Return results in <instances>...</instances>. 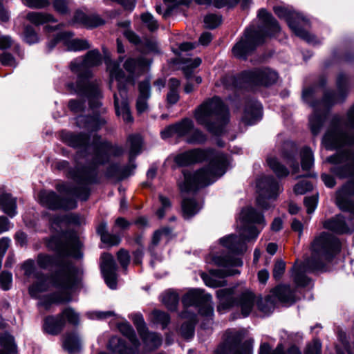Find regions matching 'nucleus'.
I'll return each mask as SVG.
<instances>
[{"label": "nucleus", "instance_id": "obj_1", "mask_svg": "<svg viewBox=\"0 0 354 354\" xmlns=\"http://www.w3.org/2000/svg\"><path fill=\"white\" fill-rule=\"evenodd\" d=\"M243 225L239 236L230 234L220 239L222 246L232 254H241L247 250L246 242L255 239L259 234L258 230L252 224H259L263 227L266 221L263 216L252 207L242 209L240 217ZM211 261L221 269L212 270L209 274L202 273L201 277L206 286L212 288L222 287L226 285L225 278L240 274V271L234 267H241L243 261L241 258L232 255L210 254Z\"/></svg>", "mask_w": 354, "mask_h": 354}, {"label": "nucleus", "instance_id": "obj_2", "mask_svg": "<svg viewBox=\"0 0 354 354\" xmlns=\"http://www.w3.org/2000/svg\"><path fill=\"white\" fill-rule=\"evenodd\" d=\"M209 160L205 167L195 173L192 174L187 170H183V181L178 182V187L182 193L195 192L198 189L208 186L222 176L227 171L229 165L227 156L212 149H193L180 154L175 158V162L180 167Z\"/></svg>", "mask_w": 354, "mask_h": 354}, {"label": "nucleus", "instance_id": "obj_3", "mask_svg": "<svg viewBox=\"0 0 354 354\" xmlns=\"http://www.w3.org/2000/svg\"><path fill=\"white\" fill-rule=\"evenodd\" d=\"M47 245L48 248L55 251L57 254L51 256L39 254L37 258V265L42 269L53 266L58 268L51 275V282L54 287L59 289L75 288L77 285V280L74 274L75 268L64 258L71 257L81 259L83 256L81 241L75 235L71 236L66 242H63L59 237L53 236L49 239Z\"/></svg>", "mask_w": 354, "mask_h": 354}, {"label": "nucleus", "instance_id": "obj_4", "mask_svg": "<svg viewBox=\"0 0 354 354\" xmlns=\"http://www.w3.org/2000/svg\"><path fill=\"white\" fill-rule=\"evenodd\" d=\"M122 59V57H120L118 62H109L107 68L110 75V88L111 89L114 80L118 82V93L113 94L115 113L125 123L128 124L133 122V117L127 102V86L128 84H134L135 77L140 75L147 71L151 64V61L142 56L136 59H127L124 63V68L129 73V75H126L120 67Z\"/></svg>", "mask_w": 354, "mask_h": 354}, {"label": "nucleus", "instance_id": "obj_5", "mask_svg": "<svg viewBox=\"0 0 354 354\" xmlns=\"http://www.w3.org/2000/svg\"><path fill=\"white\" fill-rule=\"evenodd\" d=\"M340 250L339 240L333 235L323 232L316 237L311 245V256L305 261L292 268V276L297 286L306 287L310 279L306 272L324 270L326 263L330 261Z\"/></svg>", "mask_w": 354, "mask_h": 354}, {"label": "nucleus", "instance_id": "obj_6", "mask_svg": "<svg viewBox=\"0 0 354 354\" xmlns=\"http://www.w3.org/2000/svg\"><path fill=\"white\" fill-rule=\"evenodd\" d=\"M101 63V54L98 50L95 49L89 50L84 59H75L70 64L71 71L77 74V80L75 84H68V87L75 93L86 96L93 111L101 106L100 99L102 95L98 82L89 80L91 72L87 68L97 66Z\"/></svg>", "mask_w": 354, "mask_h": 354}, {"label": "nucleus", "instance_id": "obj_7", "mask_svg": "<svg viewBox=\"0 0 354 354\" xmlns=\"http://www.w3.org/2000/svg\"><path fill=\"white\" fill-rule=\"evenodd\" d=\"M337 93L333 91H326L321 101L315 100L318 86H313L303 91L304 101L313 109V113L309 117L308 121L312 133H318L322 130L326 111L330 106L335 103L342 102L346 97L348 91L347 77L343 73H339L337 76Z\"/></svg>", "mask_w": 354, "mask_h": 354}, {"label": "nucleus", "instance_id": "obj_8", "mask_svg": "<svg viewBox=\"0 0 354 354\" xmlns=\"http://www.w3.org/2000/svg\"><path fill=\"white\" fill-rule=\"evenodd\" d=\"M197 123L210 133H223L230 122V112L218 97L204 101L194 111Z\"/></svg>", "mask_w": 354, "mask_h": 354}, {"label": "nucleus", "instance_id": "obj_9", "mask_svg": "<svg viewBox=\"0 0 354 354\" xmlns=\"http://www.w3.org/2000/svg\"><path fill=\"white\" fill-rule=\"evenodd\" d=\"M216 296L219 300L218 311L222 312L236 306L241 310L243 317L250 315L257 302V297L248 290L243 291L235 297L234 288L220 289L216 291Z\"/></svg>", "mask_w": 354, "mask_h": 354}, {"label": "nucleus", "instance_id": "obj_10", "mask_svg": "<svg viewBox=\"0 0 354 354\" xmlns=\"http://www.w3.org/2000/svg\"><path fill=\"white\" fill-rule=\"evenodd\" d=\"M68 178L73 180L79 186L72 187L67 183H59L56 185L55 188L59 193L72 194L82 201H86L90 196V190L88 185L97 183V172L95 170L79 171L76 169H70L66 174Z\"/></svg>", "mask_w": 354, "mask_h": 354}, {"label": "nucleus", "instance_id": "obj_11", "mask_svg": "<svg viewBox=\"0 0 354 354\" xmlns=\"http://www.w3.org/2000/svg\"><path fill=\"white\" fill-rule=\"evenodd\" d=\"M277 79L278 74L275 71L263 67L245 71L238 78L232 77V82L235 84V87L238 86L239 83H243V86L254 89L259 86H269L274 84Z\"/></svg>", "mask_w": 354, "mask_h": 354}, {"label": "nucleus", "instance_id": "obj_12", "mask_svg": "<svg viewBox=\"0 0 354 354\" xmlns=\"http://www.w3.org/2000/svg\"><path fill=\"white\" fill-rule=\"evenodd\" d=\"M274 12L278 17L286 21L288 26L295 35L308 43L313 44L316 43L315 37L304 28V27L308 26V20L301 14L296 12L292 8L282 6H274Z\"/></svg>", "mask_w": 354, "mask_h": 354}, {"label": "nucleus", "instance_id": "obj_13", "mask_svg": "<svg viewBox=\"0 0 354 354\" xmlns=\"http://www.w3.org/2000/svg\"><path fill=\"white\" fill-rule=\"evenodd\" d=\"M212 296L205 294L200 289H192L188 291L182 298V303L185 307L184 310L191 312L188 308L195 307L202 316L207 319H212L214 316V308L212 305Z\"/></svg>", "mask_w": 354, "mask_h": 354}, {"label": "nucleus", "instance_id": "obj_14", "mask_svg": "<svg viewBox=\"0 0 354 354\" xmlns=\"http://www.w3.org/2000/svg\"><path fill=\"white\" fill-rule=\"evenodd\" d=\"M266 35L261 30L249 27L243 36L232 48L233 55L239 59H246L256 47L264 41Z\"/></svg>", "mask_w": 354, "mask_h": 354}, {"label": "nucleus", "instance_id": "obj_15", "mask_svg": "<svg viewBox=\"0 0 354 354\" xmlns=\"http://www.w3.org/2000/svg\"><path fill=\"white\" fill-rule=\"evenodd\" d=\"M225 335L226 338L216 348V354H252L253 340H248L241 344L240 333L229 330Z\"/></svg>", "mask_w": 354, "mask_h": 354}, {"label": "nucleus", "instance_id": "obj_16", "mask_svg": "<svg viewBox=\"0 0 354 354\" xmlns=\"http://www.w3.org/2000/svg\"><path fill=\"white\" fill-rule=\"evenodd\" d=\"M118 329L123 335L129 339L133 347H127L121 338L112 337L109 342L108 348L115 353L136 354L140 346V342L132 326L127 323H122L118 325Z\"/></svg>", "mask_w": 354, "mask_h": 354}, {"label": "nucleus", "instance_id": "obj_17", "mask_svg": "<svg viewBox=\"0 0 354 354\" xmlns=\"http://www.w3.org/2000/svg\"><path fill=\"white\" fill-rule=\"evenodd\" d=\"M257 189L259 194L257 198V205L268 209L270 206L268 200L275 199L281 192V187L273 176H265L257 179Z\"/></svg>", "mask_w": 354, "mask_h": 354}, {"label": "nucleus", "instance_id": "obj_18", "mask_svg": "<svg viewBox=\"0 0 354 354\" xmlns=\"http://www.w3.org/2000/svg\"><path fill=\"white\" fill-rule=\"evenodd\" d=\"M39 201L43 206L51 210H69L77 207L75 199L62 197L52 190H41L39 193Z\"/></svg>", "mask_w": 354, "mask_h": 354}, {"label": "nucleus", "instance_id": "obj_19", "mask_svg": "<svg viewBox=\"0 0 354 354\" xmlns=\"http://www.w3.org/2000/svg\"><path fill=\"white\" fill-rule=\"evenodd\" d=\"M73 121V124L80 130L91 132L109 130L107 120L97 114L92 116L80 114L74 118Z\"/></svg>", "mask_w": 354, "mask_h": 354}, {"label": "nucleus", "instance_id": "obj_20", "mask_svg": "<svg viewBox=\"0 0 354 354\" xmlns=\"http://www.w3.org/2000/svg\"><path fill=\"white\" fill-rule=\"evenodd\" d=\"M335 203L341 210L354 216V180H348L337 191Z\"/></svg>", "mask_w": 354, "mask_h": 354}, {"label": "nucleus", "instance_id": "obj_21", "mask_svg": "<svg viewBox=\"0 0 354 354\" xmlns=\"http://www.w3.org/2000/svg\"><path fill=\"white\" fill-rule=\"evenodd\" d=\"M100 268L106 285L111 289H115L117 286V265L111 254L104 253L102 254Z\"/></svg>", "mask_w": 354, "mask_h": 354}, {"label": "nucleus", "instance_id": "obj_22", "mask_svg": "<svg viewBox=\"0 0 354 354\" xmlns=\"http://www.w3.org/2000/svg\"><path fill=\"white\" fill-rule=\"evenodd\" d=\"M322 142L326 149H339L354 145V134H324Z\"/></svg>", "mask_w": 354, "mask_h": 354}, {"label": "nucleus", "instance_id": "obj_23", "mask_svg": "<svg viewBox=\"0 0 354 354\" xmlns=\"http://www.w3.org/2000/svg\"><path fill=\"white\" fill-rule=\"evenodd\" d=\"M349 129H354V105L348 111L346 118L335 115L332 118L327 133H344Z\"/></svg>", "mask_w": 354, "mask_h": 354}, {"label": "nucleus", "instance_id": "obj_24", "mask_svg": "<svg viewBox=\"0 0 354 354\" xmlns=\"http://www.w3.org/2000/svg\"><path fill=\"white\" fill-rule=\"evenodd\" d=\"M62 292H57L41 298L38 306L43 307L46 310L50 309L53 304H63L70 302L72 299L70 292L73 289H62Z\"/></svg>", "mask_w": 354, "mask_h": 354}, {"label": "nucleus", "instance_id": "obj_25", "mask_svg": "<svg viewBox=\"0 0 354 354\" xmlns=\"http://www.w3.org/2000/svg\"><path fill=\"white\" fill-rule=\"evenodd\" d=\"M128 142L130 144L129 162L130 165L124 169L123 174L125 176L131 174L136 165L133 162L136 156L140 153L142 145V140L140 134H131Z\"/></svg>", "mask_w": 354, "mask_h": 354}, {"label": "nucleus", "instance_id": "obj_26", "mask_svg": "<svg viewBox=\"0 0 354 354\" xmlns=\"http://www.w3.org/2000/svg\"><path fill=\"white\" fill-rule=\"evenodd\" d=\"M123 153V149L109 142H102L97 147L95 163L102 165L106 162L111 156H118Z\"/></svg>", "mask_w": 354, "mask_h": 354}, {"label": "nucleus", "instance_id": "obj_27", "mask_svg": "<svg viewBox=\"0 0 354 354\" xmlns=\"http://www.w3.org/2000/svg\"><path fill=\"white\" fill-rule=\"evenodd\" d=\"M262 106L258 102H250L245 108L242 122L245 125H252L262 118Z\"/></svg>", "mask_w": 354, "mask_h": 354}, {"label": "nucleus", "instance_id": "obj_28", "mask_svg": "<svg viewBox=\"0 0 354 354\" xmlns=\"http://www.w3.org/2000/svg\"><path fill=\"white\" fill-rule=\"evenodd\" d=\"M139 95L136 102V109L141 114L148 109V100L151 97V84L149 79H146L139 83Z\"/></svg>", "mask_w": 354, "mask_h": 354}, {"label": "nucleus", "instance_id": "obj_29", "mask_svg": "<svg viewBox=\"0 0 354 354\" xmlns=\"http://www.w3.org/2000/svg\"><path fill=\"white\" fill-rule=\"evenodd\" d=\"M66 325V320L58 314L45 317L43 328L48 334L57 335L61 333Z\"/></svg>", "mask_w": 354, "mask_h": 354}, {"label": "nucleus", "instance_id": "obj_30", "mask_svg": "<svg viewBox=\"0 0 354 354\" xmlns=\"http://www.w3.org/2000/svg\"><path fill=\"white\" fill-rule=\"evenodd\" d=\"M72 32H62L61 37L64 45L69 51H81L90 48L91 46L86 39H72Z\"/></svg>", "mask_w": 354, "mask_h": 354}, {"label": "nucleus", "instance_id": "obj_31", "mask_svg": "<svg viewBox=\"0 0 354 354\" xmlns=\"http://www.w3.org/2000/svg\"><path fill=\"white\" fill-rule=\"evenodd\" d=\"M324 227L336 234H346L351 232V230L346 223L345 218L341 215H337L324 222Z\"/></svg>", "mask_w": 354, "mask_h": 354}, {"label": "nucleus", "instance_id": "obj_32", "mask_svg": "<svg viewBox=\"0 0 354 354\" xmlns=\"http://www.w3.org/2000/svg\"><path fill=\"white\" fill-rule=\"evenodd\" d=\"M180 317L187 319L188 321L183 323L180 328V333L183 338L189 340L194 335V326L196 322V315L195 313H190L187 310H183Z\"/></svg>", "mask_w": 354, "mask_h": 354}, {"label": "nucleus", "instance_id": "obj_33", "mask_svg": "<svg viewBox=\"0 0 354 354\" xmlns=\"http://www.w3.org/2000/svg\"><path fill=\"white\" fill-rule=\"evenodd\" d=\"M272 296L284 304L291 305L295 302V293L289 286L280 285L277 286L272 290Z\"/></svg>", "mask_w": 354, "mask_h": 354}, {"label": "nucleus", "instance_id": "obj_34", "mask_svg": "<svg viewBox=\"0 0 354 354\" xmlns=\"http://www.w3.org/2000/svg\"><path fill=\"white\" fill-rule=\"evenodd\" d=\"M73 21L88 28L97 27L104 24V21L98 15H88L82 11H77L75 13Z\"/></svg>", "mask_w": 354, "mask_h": 354}, {"label": "nucleus", "instance_id": "obj_35", "mask_svg": "<svg viewBox=\"0 0 354 354\" xmlns=\"http://www.w3.org/2000/svg\"><path fill=\"white\" fill-rule=\"evenodd\" d=\"M0 209L10 217L15 216L17 214L16 198L9 194L0 195Z\"/></svg>", "mask_w": 354, "mask_h": 354}, {"label": "nucleus", "instance_id": "obj_36", "mask_svg": "<svg viewBox=\"0 0 354 354\" xmlns=\"http://www.w3.org/2000/svg\"><path fill=\"white\" fill-rule=\"evenodd\" d=\"M183 216L185 219L190 218L196 214L202 208L194 198H184L182 201Z\"/></svg>", "mask_w": 354, "mask_h": 354}, {"label": "nucleus", "instance_id": "obj_37", "mask_svg": "<svg viewBox=\"0 0 354 354\" xmlns=\"http://www.w3.org/2000/svg\"><path fill=\"white\" fill-rule=\"evenodd\" d=\"M194 127L192 120L185 118L178 122L168 126L162 133H189L194 129Z\"/></svg>", "mask_w": 354, "mask_h": 354}, {"label": "nucleus", "instance_id": "obj_38", "mask_svg": "<svg viewBox=\"0 0 354 354\" xmlns=\"http://www.w3.org/2000/svg\"><path fill=\"white\" fill-rule=\"evenodd\" d=\"M26 19L36 26L57 21L51 14L40 12H30L27 14Z\"/></svg>", "mask_w": 354, "mask_h": 354}, {"label": "nucleus", "instance_id": "obj_39", "mask_svg": "<svg viewBox=\"0 0 354 354\" xmlns=\"http://www.w3.org/2000/svg\"><path fill=\"white\" fill-rule=\"evenodd\" d=\"M63 348L69 353L79 351L80 349V341L76 333L66 334L63 342Z\"/></svg>", "mask_w": 354, "mask_h": 354}, {"label": "nucleus", "instance_id": "obj_40", "mask_svg": "<svg viewBox=\"0 0 354 354\" xmlns=\"http://www.w3.org/2000/svg\"><path fill=\"white\" fill-rule=\"evenodd\" d=\"M50 225L53 227H60L62 224L73 223L76 225L81 223L80 216L76 214L61 215L56 214L50 218Z\"/></svg>", "mask_w": 354, "mask_h": 354}, {"label": "nucleus", "instance_id": "obj_41", "mask_svg": "<svg viewBox=\"0 0 354 354\" xmlns=\"http://www.w3.org/2000/svg\"><path fill=\"white\" fill-rule=\"evenodd\" d=\"M258 17L262 21L266 28L274 32H277L280 30V27L277 21L265 9L259 10Z\"/></svg>", "mask_w": 354, "mask_h": 354}, {"label": "nucleus", "instance_id": "obj_42", "mask_svg": "<svg viewBox=\"0 0 354 354\" xmlns=\"http://www.w3.org/2000/svg\"><path fill=\"white\" fill-rule=\"evenodd\" d=\"M1 349L0 354H10L16 352V345L14 337L8 333H4L0 337Z\"/></svg>", "mask_w": 354, "mask_h": 354}, {"label": "nucleus", "instance_id": "obj_43", "mask_svg": "<svg viewBox=\"0 0 354 354\" xmlns=\"http://www.w3.org/2000/svg\"><path fill=\"white\" fill-rule=\"evenodd\" d=\"M146 346L154 349L159 347L162 344L161 336L156 333H150L149 330L143 333V335H140Z\"/></svg>", "mask_w": 354, "mask_h": 354}, {"label": "nucleus", "instance_id": "obj_44", "mask_svg": "<svg viewBox=\"0 0 354 354\" xmlns=\"http://www.w3.org/2000/svg\"><path fill=\"white\" fill-rule=\"evenodd\" d=\"M179 301L178 295L171 290L165 292L162 295V302L170 310H176Z\"/></svg>", "mask_w": 354, "mask_h": 354}, {"label": "nucleus", "instance_id": "obj_45", "mask_svg": "<svg viewBox=\"0 0 354 354\" xmlns=\"http://www.w3.org/2000/svg\"><path fill=\"white\" fill-rule=\"evenodd\" d=\"M70 140L68 145L75 148H89L88 137L91 134H68Z\"/></svg>", "mask_w": 354, "mask_h": 354}, {"label": "nucleus", "instance_id": "obj_46", "mask_svg": "<svg viewBox=\"0 0 354 354\" xmlns=\"http://www.w3.org/2000/svg\"><path fill=\"white\" fill-rule=\"evenodd\" d=\"M266 162L269 167L278 177H286L289 174L288 169L283 165H281L276 158L268 157Z\"/></svg>", "mask_w": 354, "mask_h": 354}, {"label": "nucleus", "instance_id": "obj_47", "mask_svg": "<svg viewBox=\"0 0 354 354\" xmlns=\"http://www.w3.org/2000/svg\"><path fill=\"white\" fill-rule=\"evenodd\" d=\"M301 164L303 170H309L313 166V153L309 147H305L301 149Z\"/></svg>", "mask_w": 354, "mask_h": 354}, {"label": "nucleus", "instance_id": "obj_48", "mask_svg": "<svg viewBox=\"0 0 354 354\" xmlns=\"http://www.w3.org/2000/svg\"><path fill=\"white\" fill-rule=\"evenodd\" d=\"M172 237V230L170 227H165L153 234L152 238V245H157L161 240L168 242Z\"/></svg>", "mask_w": 354, "mask_h": 354}, {"label": "nucleus", "instance_id": "obj_49", "mask_svg": "<svg viewBox=\"0 0 354 354\" xmlns=\"http://www.w3.org/2000/svg\"><path fill=\"white\" fill-rule=\"evenodd\" d=\"M272 295L266 297L265 299H257L256 305L258 309L264 314H270L274 308V304L272 299Z\"/></svg>", "mask_w": 354, "mask_h": 354}, {"label": "nucleus", "instance_id": "obj_50", "mask_svg": "<svg viewBox=\"0 0 354 354\" xmlns=\"http://www.w3.org/2000/svg\"><path fill=\"white\" fill-rule=\"evenodd\" d=\"M151 319L153 323L160 324L162 328H165L170 322L168 313L159 310H154L152 312Z\"/></svg>", "mask_w": 354, "mask_h": 354}, {"label": "nucleus", "instance_id": "obj_51", "mask_svg": "<svg viewBox=\"0 0 354 354\" xmlns=\"http://www.w3.org/2000/svg\"><path fill=\"white\" fill-rule=\"evenodd\" d=\"M59 315L72 325L77 326L80 323V314L71 307L65 308Z\"/></svg>", "mask_w": 354, "mask_h": 354}, {"label": "nucleus", "instance_id": "obj_52", "mask_svg": "<svg viewBox=\"0 0 354 354\" xmlns=\"http://www.w3.org/2000/svg\"><path fill=\"white\" fill-rule=\"evenodd\" d=\"M178 138L191 145H201L207 140L206 134H178Z\"/></svg>", "mask_w": 354, "mask_h": 354}, {"label": "nucleus", "instance_id": "obj_53", "mask_svg": "<svg viewBox=\"0 0 354 354\" xmlns=\"http://www.w3.org/2000/svg\"><path fill=\"white\" fill-rule=\"evenodd\" d=\"M201 62V59L199 57H195L194 59H187L184 62V63L185 64V66L183 68V72L187 78H189L192 77L193 70L199 66Z\"/></svg>", "mask_w": 354, "mask_h": 354}, {"label": "nucleus", "instance_id": "obj_54", "mask_svg": "<svg viewBox=\"0 0 354 354\" xmlns=\"http://www.w3.org/2000/svg\"><path fill=\"white\" fill-rule=\"evenodd\" d=\"M337 354H344L337 348ZM304 354H322V343L319 339L315 338L311 344H309Z\"/></svg>", "mask_w": 354, "mask_h": 354}, {"label": "nucleus", "instance_id": "obj_55", "mask_svg": "<svg viewBox=\"0 0 354 354\" xmlns=\"http://www.w3.org/2000/svg\"><path fill=\"white\" fill-rule=\"evenodd\" d=\"M48 284L44 281L37 282L29 288V293L32 297H39L40 293L47 291Z\"/></svg>", "mask_w": 354, "mask_h": 354}, {"label": "nucleus", "instance_id": "obj_56", "mask_svg": "<svg viewBox=\"0 0 354 354\" xmlns=\"http://www.w3.org/2000/svg\"><path fill=\"white\" fill-rule=\"evenodd\" d=\"M204 24L207 28H216L221 24V17L215 14L207 15L204 18Z\"/></svg>", "mask_w": 354, "mask_h": 354}, {"label": "nucleus", "instance_id": "obj_57", "mask_svg": "<svg viewBox=\"0 0 354 354\" xmlns=\"http://www.w3.org/2000/svg\"><path fill=\"white\" fill-rule=\"evenodd\" d=\"M141 20L147 28L153 32L158 28V24L154 17L149 12L141 15Z\"/></svg>", "mask_w": 354, "mask_h": 354}, {"label": "nucleus", "instance_id": "obj_58", "mask_svg": "<svg viewBox=\"0 0 354 354\" xmlns=\"http://www.w3.org/2000/svg\"><path fill=\"white\" fill-rule=\"evenodd\" d=\"M24 40L29 44L38 42V35L32 26H27L25 27L24 32Z\"/></svg>", "mask_w": 354, "mask_h": 354}, {"label": "nucleus", "instance_id": "obj_59", "mask_svg": "<svg viewBox=\"0 0 354 354\" xmlns=\"http://www.w3.org/2000/svg\"><path fill=\"white\" fill-rule=\"evenodd\" d=\"M132 321L138 330L139 335H143V333L148 330L144 318L141 314H134L132 316Z\"/></svg>", "mask_w": 354, "mask_h": 354}, {"label": "nucleus", "instance_id": "obj_60", "mask_svg": "<svg viewBox=\"0 0 354 354\" xmlns=\"http://www.w3.org/2000/svg\"><path fill=\"white\" fill-rule=\"evenodd\" d=\"M313 189L312 183L306 180L299 181L294 187V192L296 194L303 195L307 192Z\"/></svg>", "mask_w": 354, "mask_h": 354}, {"label": "nucleus", "instance_id": "obj_61", "mask_svg": "<svg viewBox=\"0 0 354 354\" xmlns=\"http://www.w3.org/2000/svg\"><path fill=\"white\" fill-rule=\"evenodd\" d=\"M12 283V274L7 271H3L0 274V287L3 290L10 289Z\"/></svg>", "mask_w": 354, "mask_h": 354}, {"label": "nucleus", "instance_id": "obj_62", "mask_svg": "<svg viewBox=\"0 0 354 354\" xmlns=\"http://www.w3.org/2000/svg\"><path fill=\"white\" fill-rule=\"evenodd\" d=\"M68 108L75 113L84 112L86 109L85 101L80 100H71L68 102Z\"/></svg>", "mask_w": 354, "mask_h": 354}, {"label": "nucleus", "instance_id": "obj_63", "mask_svg": "<svg viewBox=\"0 0 354 354\" xmlns=\"http://www.w3.org/2000/svg\"><path fill=\"white\" fill-rule=\"evenodd\" d=\"M283 346L281 344L277 345L274 350H271L268 344L264 343L261 345L259 354H283Z\"/></svg>", "mask_w": 354, "mask_h": 354}, {"label": "nucleus", "instance_id": "obj_64", "mask_svg": "<svg viewBox=\"0 0 354 354\" xmlns=\"http://www.w3.org/2000/svg\"><path fill=\"white\" fill-rule=\"evenodd\" d=\"M286 269V263L282 260H277L274 266L272 276L276 280L281 279Z\"/></svg>", "mask_w": 354, "mask_h": 354}]
</instances>
